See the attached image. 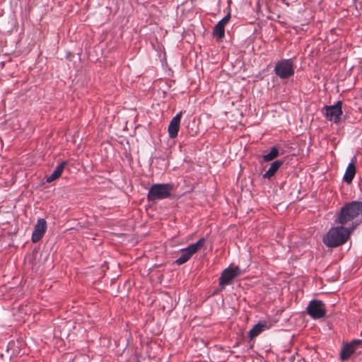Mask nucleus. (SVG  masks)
<instances>
[{"instance_id": "f257e3e1", "label": "nucleus", "mask_w": 362, "mask_h": 362, "mask_svg": "<svg viewBox=\"0 0 362 362\" xmlns=\"http://www.w3.org/2000/svg\"><path fill=\"white\" fill-rule=\"evenodd\" d=\"M334 223L348 226L351 230L362 223V202L352 201L345 204L336 214Z\"/></svg>"}, {"instance_id": "f03ea898", "label": "nucleus", "mask_w": 362, "mask_h": 362, "mask_svg": "<svg viewBox=\"0 0 362 362\" xmlns=\"http://www.w3.org/2000/svg\"><path fill=\"white\" fill-rule=\"evenodd\" d=\"M352 230L340 225L329 228L323 236V243L328 247H337L344 245L349 239Z\"/></svg>"}, {"instance_id": "7ed1b4c3", "label": "nucleus", "mask_w": 362, "mask_h": 362, "mask_svg": "<svg viewBox=\"0 0 362 362\" xmlns=\"http://www.w3.org/2000/svg\"><path fill=\"white\" fill-rule=\"evenodd\" d=\"M172 184H153L148 190L147 199L154 202L157 200L165 199L170 197L173 190Z\"/></svg>"}, {"instance_id": "20e7f679", "label": "nucleus", "mask_w": 362, "mask_h": 362, "mask_svg": "<svg viewBox=\"0 0 362 362\" xmlns=\"http://www.w3.org/2000/svg\"><path fill=\"white\" fill-rule=\"evenodd\" d=\"M274 71L281 79H287L293 76L295 73L293 59H286L279 61L276 64Z\"/></svg>"}, {"instance_id": "39448f33", "label": "nucleus", "mask_w": 362, "mask_h": 362, "mask_svg": "<svg viewBox=\"0 0 362 362\" xmlns=\"http://www.w3.org/2000/svg\"><path fill=\"white\" fill-rule=\"evenodd\" d=\"M342 102L339 100L335 105L325 106L322 112L325 115L326 119L334 123H338L342 114Z\"/></svg>"}, {"instance_id": "423d86ee", "label": "nucleus", "mask_w": 362, "mask_h": 362, "mask_svg": "<svg viewBox=\"0 0 362 362\" xmlns=\"http://www.w3.org/2000/svg\"><path fill=\"white\" fill-rule=\"evenodd\" d=\"M307 313L314 320L320 319L326 315L324 303L320 300H312L306 308Z\"/></svg>"}, {"instance_id": "0eeeda50", "label": "nucleus", "mask_w": 362, "mask_h": 362, "mask_svg": "<svg viewBox=\"0 0 362 362\" xmlns=\"http://www.w3.org/2000/svg\"><path fill=\"white\" fill-rule=\"evenodd\" d=\"M240 274V269L238 267L225 269L219 278V287L221 289H223L226 285L230 284L232 281Z\"/></svg>"}, {"instance_id": "6e6552de", "label": "nucleus", "mask_w": 362, "mask_h": 362, "mask_svg": "<svg viewBox=\"0 0 362 362\" xmlns=\"http://www.w3.org/2000/svg\"><path fill=\"white\" fill-rule=\"evenodd\" d=\"M47 229V222L43 218L37 220L32 233L31 240L34 243L40 241L44 236Z\"/></svg>"}, {"instance_id": "1a4fd4ad", "label": "nucleus", "mask_w": 362, "mask_h": 362, "mask_svg": "<svg viewBox=\"0 0 362 362\" xmlns=\"http://www.w3.org/2000/svg\"><path fill=\"white\" fill-rule=\"evenodd\" d=\"M362 344L361 339H354L349 344H345L341 350L340 357L345 361L350 358L357 347Z\"/></svg>"}, {"instance_id": "9d476101", "label": "nucleus", "mask_w": 362, "mask_h": 362, "mask_svg": "<svg viewBox=\"0 0 362 362\" xmlns=\"http://www.w3.org/2000/svg\"><path fill=\"white\" fill-rule=\"evenodd\" d=\"M182 112H178L170 122L168 125V131L169 136L171 139H175L177 136L178 132L180 129V124L182 117Z\"/></svg>"}, {"instance_id": "9b49d317", "label": "nucleus", "mask_w": 362, "mask_h": 362, "mask_svg": "<svg viewBox=\"0 0 362 362\" xmlns=\"http://www.w3.org/2000/svg\"><path fill=\"white\" fill-rule=\"evenodd\" d=\"M230 17V12H228L227 15L214 26L213 34L215 37H217L218 39H222L225 36V26L229 22Z\"/></svg>"}, {"instance_id": "f8f14e48", "label": "nucleus", "mask_w": 362, "mask_h": 362, "mask_svg": "<svg viewBox=\"0 0 362 362\" xmlns=\"http://www.w3.org/2000/svg\"><path fill=\"white\" fill-rule=\"evenodd\" d=\"M66 165V161H63L57 165L52 173L47 177L46 182L50 183L59 178L62 175Z\"/></svg>"}, {"instance_id": "ddd939ff", "label": "nucleus", "mask_w": 362, "mask_h": 362, "mask_svg": "<svg viewBox=\"0 0 362 362\" xmlns=\"http://www.w3.org/2000/svg\"><path fill=\"white\" fill-rule=\"evenodd\" d=\"M181 255L175 260V264L177 265H182L187 262L192 256L195 254L189 247H187L180 250Z\"/></svg>"}, {"instance_id": "4468645a", "label": "nucleus", "mask_w": 362, "mask_h": 362, "mask_svg": "<svg viewBox=\"0 0 362 362\" xmlns=\"http://www.w3.org/2000/svg\"><path fill=\"white\" fill-rule=\"evenodd\" d=\"M283 163H284L283 160H276L274 161L271 164L268 170L263 175V177L264 179H268V180L271 179L273 176H274V175L276 174L277 170L282 165Z\"/></svg>"}, {"instance_id": "2eb2a0df", "label": "nucleus", "mask_w": 362, "mask_h": 362, "mask_svg": "<svg viewBox=\"0 0 362 362\" xmlns=\"http://www.w3.org/2000/svg\"><path fill=\"white\" fill-rule=\"evenodd\" d=\"M356 174V166L354 162H351L346 170V172L343 177V180L346 184H351Z\"/></svg>"}, {"instance_id": "dca6fc26", "label": "nucleus", "mask_w": 362, "mask_h": 362, "mask_svg": "<svg viewBox=\"0 0 362 362\" xmlns=\"http://www.w3.org/2000/svg\"><path fill=\"white\" fill-rule=\"evenodd\" d=\"M267 328L266 322H259L256 324L249 332L248 336L250 339L257 337L262 332Z\"/></svg>"}, {"instance_id": "f3484780", "label": "nucleus", "mask_w": 362, "mask_h": 362, "mask_svg": "<svg viewBox=\"0 0 362 362\" xmlns=\"http://www.w3.org/2000/svg\"><path fill=\"white\" fill-rule=\"evenodd\" d=\"M279 155V149L276 146H273L269 153L265 154L262 157V160L264 162H269L273 160L274 158L278 157Z\"/></svg>"}, {"instance_id": "a211bd4d", "label": "nucleus", "mask_w": 362, "mask_h": 362, "mask_svg": "<svg viewBox=\"0 0 362 362\" xmlns=\"http://www.w3.org/2000/svg\"><path fill=\"white\" fill-rule=\"evenodd\" d=\"M205 241H206L205 238H202L195 243L189 245V247L190 249H192V250L194 253H196L199 249H200L201 247H202L204 246Z\"/></svg>"}]
</instances>
